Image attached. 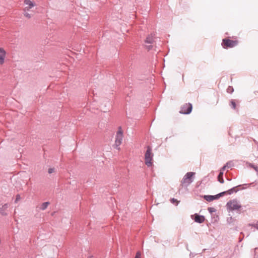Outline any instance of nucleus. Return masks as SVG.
<instances>
[{"label":"nucleus","mask_w":258,"mask_h":258,"mask_svg":"<svg viewBox=\"0 0 258 258\" xmlns=\"http://www.w3.org/2000/svg\"><path fill=\"white\" fill-rule=\"evenodd\" d=\"M195 174L196 173L194 172H187L182 179L180 185L182 187H187L189 185L194 181Z\"/></svg>","instance_id":"obj_1"},{"label":"nucleus","mask_w":258,"mask_h":258,"mask_svg":"<svg viewBox=\"0 0 258 258\" xmlns=\"http://www.w3.org/2000/svg\"><path fill=\"white\" fill-rule=\"evenodd\" d=\"M152 148L147 146V151L145 154V163L148 167H151L153 165V153L152 152Z\"/></svg>","instance_id":"obj_2"},{"label":"nucleus","mask_w":258,"mask_h":258,"mask_svg":"<svg viewBox=\"0 0 258 258\" xmlns=\"http://www.w3.org/2000/svg\"><path fill=\"white\" fill-rule=\"evenodd\" d=\"M227 210L229 211H234L240 209L241 208V205L236 199L229 201L226 204Z\"/></svg>","instance_id":"obj_3"},{"label":"nucleus","mask_w":258,"mask_h":258,"mask_svg":"<svg viewBox=\"0 0 258 258\" xmlns=\"http://www.w3.org/2000/svg\"><path fill=\"white\" fill-rule=\"evenodd\" d=\"M123 138V132L121 129V126L118 127V131L116 133V137H115V144H114V147L118 149V147L120 146V145L122 143Z\"/></svg>","instance_id":"obj_4"},{"label":"nucleus","mask_w":258,"mask_h":258,"mask_svg":"<svg viewBox=\"0 0 258 258\" xmlns=\"http://www.w3.org/2000/svg\"><path fill=\"white\" fill-rule=\"evenodd\" d=\"M237 44L236 41L230 40L229 39H223L222 40V45L224 48H232L235 46Z\"/></svg>","instance_id":"obj_5"},{"label":"nucleus","mask_w":258,"mask_h":258,"mask_svg":"<svg viewBox=\"0 0 258 258\" xmlns=\"http://www.w3.org/2000/svg\"><path fill=\"white\" fill-rule=\"evenodd\" d=\"M192 109V105L191 103H186L181 107L179 113L180 114H188L191 112Z\"/></svg>","instance_id":"obj_6"},{"label":"nucleus","mask_w":258,"mask_h":258,"mask_svg":"<svg viewBox=\"0 0 258 258\" xmlns=\"http://www.w3.org/2000/svg\"><path fill=\"white\" fill-rule=\"evenodd\" d=\"M154 35L153 34H151L150 35H148V37H147L145 41V42L146 43H147V44H150V45H145V47L148 50H151L152 47H153V46L151 45L154 42Z\"/></svg>","instance_id":"obj_7"},{"label":"nucleus","mask_w":258,"mask_h":258,"mask_svg":"<svg viewBox=\"0 0 258 258\" xmlns=\"http://www.w3.org/2000/svg\"><path fill=\"white\" fill-rule=\"evenodd\" d=\"M9 207V205L8 204H5L2 206L1 208H0V214L4 216H6L8 215V213L7 212V209Z\"/></svg>","instance_id":"obj_8"},{"label":"nucleus","mask_w":258,"mask_h":258,"mask_svg":"<svg viewBox=\"0 0 258 258\" xmlns=\"http://www.w3.org/2000/svg\"><path fill=\"white\" fill-rule=\"evenodd\" d=\"M194 220L196 222L198 223H202L204 222L205 218L203 215H200L198 214H195Z\"/></svg>","instance_id":"obj_9"},{"label":"nucleus","mask_w":258,"mask_h":258,"mask_svg":"<svg viewBox=\"0 0 258 258\" xmlns=\"http://www.w3.org/2000/svg\"><path fill=\"white\" fill-rule=\"evenodd\" d=\"M6 56V51L3 48H0V64L4 63Z\"/></svg>","instance_id":"obj_10"},{"label":"nucleus","mask_w":258,"mask_h":258,"mask_svg":"<svg viewBox=\"0 0 258 258\" xmlns=\"http://www.w3.org/2000/svg\"><path fill=\"white\" fill-rule=\"evenodd\" d=\"M204 199L208 201V202H211L214 200H217L218 199V197H217V195H214V196H212V195H205L204 196Z\"/></svg>","instance_id":"obj_11"},{"label":"nucleus","mask_w":258,"mask_h":258,"mask_svg":"<svg viewBox=\"0 0 258 258\" xmlns=\"http://www.w3.org/2000/svg\"><path fill=\"white\" fill-rule=\"evenodd\" d=\"M233 166V163L232 161H228V162H227L226 163V164H225L221 168L220 170L224 171L226 169V168H231Z\"/></svg>","instance_id":"obj_12"},{"label":"nucleus","mask_w":258,"mask_h":258,"mask_svg":"<svg viewBox=\"0 0 258 258\" xmlns=\"http://www.w3.org/2000/svg\"><path fill=\"white\" fill-rule=\"evenodd\" d=\"M241 186V185H238L236 186L233 187L228 189L227 191H226L227 193H228L229 195H231L233 192H237L238 191V190L235 189V188L237 187H240Z\"/></svg>","instance_id":"obj_13"},{"label":"nucleus","mask_w":258,"mask_h":258,"mask_svg":"<svg viewBox=\"0 0 258 258\" xmlns=\"http://www.w3.org/2000/svg\"><path fill=\"white\" fill-rule=\"evenodd\" d=\"M50 204L49 202H46L43 203L39 207V209L41 210H45L48 207V206Z\"/></svg>","instance_id":"obj_14"},{"label":"nucleus","mask_w":258,"mask_h":258,"mask_svg":"<svg viewBox=\"0 0 258 258\" xmlns=\"http://www.w3.org/2000/svg\"><path fill=\"white\" fill-rule=\"evenodd\" d=\"M223 171L220 170V173L218 176V180L219 182L221 183H223L224 182V180L223 178Z\"/></svg>","instance_id":"obj_15"},{"label":"nucleus","mask_w":258,"mask_h":258,"mask_svg":"<svg viewBox=\"0 0 258 258\" xmlns=\"http://www.w3.org/2000/svg\"><path fill=\"white\" fill-rule=\"evenodd\" d=\"M24 3L29 6V8H32L35 6V4L31 0H25Z\"/></svg>","instance_id":"obj_16"},{"label":"nucleus","mask_w":258,"mask_h":258,"mask_svg":"<svg viewBox=\"0 0 258 258\" xmlns=\"http://www.w3.org/2000/svg\"><path fill=\"white\" fill-rule=\"evenodd\" d=\"M229 106L233 109H236V104L235 101L233 99H231L230 101Z\"/></svg>","instance_id":"obj_17"},{"label":"nucleus","mask_w":258,"mask_h":258,"mask_svg":"<svg viewBox=\"0 0 258 258\" xmlns=\"http://www.w3.org/2000/svg\"><path fill=\"white\" fill-rule=\"evenodd\" d=\"M208 211L211 214H212V213H213L214 212H216V209L215 208H214V207H209L208 208Z\"/></svg>","instance_id":"obj_18"},{"label":"nucleus","mask_w":258,"mask_h":258,"mask_svg":"<svg viewBox=\"0 0 258 258\" xmlns=\"http://www.w3.org/2000/svg\"><path fill=\"white\" fill-rule=\"evenodd\" d=\"M234 91V89L232 87L229 86L228 88L227 89V92L229 93H232Z\"/></svg>","instance_id":"obj_19"},{"label":"nucleus","mask_w":258,"mask_h":258,"mask_svg":"<svg viewBox=\"0 0 258 258\" xmlns=\"http://www.w3.org/2000/svg\"><path fill=\"white\" fill-rule=\"evenodd\" d=\"M226 193H227V191H223V192H221L217 194V196L218 199H219L221 197L225 195Z\"/></svg>","instance_id":"obj_20"},{"label":"nucleus","mask_w":258,"mask_h":258,"mask_svg":"<svg viewBox=\"0 0 258 258\" xmlns=\"http://www.w3.org/2000/svg\"><path fill=\"white\" fill-rule=\"evenodd\" d=\"M24 15L25 17H26L28 18H30L31 17V15L29 14L27 12H24Z\"/></svg>","instance_id":"obj_21"},{"label":"nucleus","mask_w":258,"mask_h":258,"mask_svg":"<svg viewBox=\"0 0 258 258\" xmlns=\"http://www.w3.org/2000/svg\"><path fill=\"white\" fill-rule=\"evenodd\" d=\"M250 166L253 168L255 171H258V167L254 166V165L252 164H250Z\"/></svg>","instance_id":"obj_22"},{"label":"nucleus","mask_w":258,"mask_h":258,"mask_svg":"<svg viewBox=\"0 0 258 258\" xmlns=\"http://www.w3.org/2000/svg\"><path fill=\"white\" fill-rule=\"evenodd\" d=\"M20 199H21V197H20V195H17L16 200L15 201V203H17L18 201H19L20 200Z\"/></svg>","instance_id":"obj_23"},{"label":"nucleus","mask_w":258,"mask_h":258,"mask_svg":"<svg viewBox=\"0 0 258 258\" xmlns=\"http://www.w3.org/2000/svg\"><path fill=\"white\" fill-rule=\"evenodd\" d=\"M141 253L140 251H138L136 254L135 258H141Z\"/></svg>","instance_id":"obj_24"},{"label":"nucleus","mask_w":258,"mask_h":258,"mask_svg":"<svg viewBox=\"0 0 258 258\" xmlns=\"http://www.w3.org/2000/svg\"><path fill=\"white\" fill-rule=\"evenodd\" d=\"M54 171V168H50L48 169V172L49 174H51Z\"/></svg>","instance_id":"obj_25"},{"label":"nucleus","mask_w":258,"mask_h":258,"mask_svg":"<svg viewBox=\"0 0 258 258\" xmlns=\"http://www.w3.org/2000/svg\"><path fill=\"white\" fill-rule=\"evenodd\" d=\"M171 202L172 203H174L175 202H177V204L176 205H177L178 204V203H179V202L177 201V200L176 199H174V198H172V199H171Z\"/></svg>","instance_id":"obj_26"},{"label":"nucleus","mask_w":258,"mask_h":258,"mask_svg":"<svg viewBox=\"0 0 258 258\" xmlns=\"http://www.w3.org/2000/svg\"><path fill=\"white\" fill-rule=\"evenodd\" d=\"M252 226L254 227V228L258 230V221L256 222V223L252 224Z\"/></svg>","instance_id":"obj_27"},{"label":"nucleus","mask_w":258,"mask_h":258,"mask_svg":"<svg viewBox=\"0 0 258 258\" xmlns=\"http://www.w3.org/2000/svg\"><path fill=\"white\" fill-rule=\"evenodd\" d=\"M31 8H29V6H27V7H26L24 9V12H27V11L29 10V9H30Z\"/></svg>","instance_id":"obj_28"}]
</instances>
